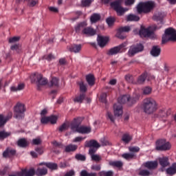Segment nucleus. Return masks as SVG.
Listing matches in <instances>:
<instances>
[{"label": "nucleus", "instance_id": "f257e3e1", "mask_svg": "<svg viewBox=\"0 0 176 176\" xmlns=\"http://www.w3.org/2000/svg\"><path fill=\"white\" fill-rule=\"evenodd\" d=\"M138 100H140V95L137 94H134L132 98L130 97V95H123L118 98V103L113 105L115 116H122L123 115V107L122 104H126L127 102L128 105H133Z\"/></svg>", "mask_w": 176, "mask_h": 176}, {"label": "nucleus", "instance_id": "f03ea898", "mask_svg": "<svg viewBox=\"0 0 176 176\" xmlns=\"http://www.w3.org/2000/svg\"><path fill=\"white\" fill-rule=\"evenodd\" d=\"M143 110L147 115H151L157 110V104L153 98H148L144 99L143 102Z\"/></svg>", "mask_w": 176, "mask_h": 176}, {"label": "nucleus", "instance_id": "7ed1b4c3", "mask_svg": "<svg viewBox=\"0 0 176 176\" xmlns=\"http://www.w3.org/2000/svg\"><path fill=\"white\" fill-rule=\"evenodd\" d=\"M43 176L46 175L47 174V168H38L35 171V169L33 168H30L29 170H27V169H23L20 173H18L19 176Z\"/></svg>", "mask_w": 176, "mask_h": 176}, {"label": "nucleus", "instance_id": "20e7f679", "mask_svg": "<svg viewBox=\"0 0 176 176\" xmlns=\"http://www.w3.org/2000/svg\"><path fill=\"white\" fill-rule=\"evenodd\" d=\"M153 9H155V2L151 1L141 2L137 6V11L139 14H141V13H151Z\"/></svg>", "mask_w": 176, "mask_h": 176}, {"label": "nucleus", "instance_id": "39448f33", "mask_svg": "<svg viewBox=\"0 0 176 176\" xmlns=\"http://www.w3.org/2000/svg\"><path fill=\"white\" fill-rule=\"evenodd\" d=\"M167 42H176V30L173 28L165 30L164 34L162 36V43H167Z\"/></svg>", "mask_w": 176, "mask_h": 176}, {"label": "nucleus", "instance_id": "423d86ee", "mask_svg": "<svg viewBox=\"0 0 176 176\" xmlns=\"http://www.w3.org/2000/svg\"><path fill=\"white\" fill-rule=\"evenodd\" d=\"M32 83H36L38 90H41V86L47 85V79L39 73H34L31 76Z\"/></svg>", "mask_w": 176, "mask_h": 176}, {"label": "nucleus", "instance_id": "0eeeda50", "mask_svg": "<svg viewBox=\"0 0 176 176\" xmlns=\"http://www.w3.org/2000/svg\"><path fill=\"white\" fill-rule=\"evenodd\" d=\"M110 6L116 12L117 16H123L126 12L129 11V8L122 7V2L119 0L111 2Z\"/></svg>", "mask_w": 176, "mask_h": 176}, {"label": "nucleus", "instance_id": "6e6552de", "mask_svg": "<svg viewBox=\"0 0 176 176\" xmlns=\"http://www.w3.org/2000/svg\"><path fill=\"white\" fill-rule=\"evenodd\" d=\"M155 149L162 152L170 151L171 149V144L166 142L165 139H160L156 141Z\"/></svg>", "mask_w": 176, "mask_h": 176}, {"label": "nucleus", "instance_id": "1a4fd4ad", "mask_svg": "<svg viewBox=\"0 0 176 176\" xmlns=\"http://www.w3.org/2000/svg\"><path fill=\"white\" fill-rule=\"evenodd\" d=\"M25 111V105H24V104L20 102L17 103L14 107V118L19 120L24 118V116H25L24 113Z\"/></svg>", "mask_w": 176, "mask_h": 176}, {"label": "nucleus", "instance_id": "9d476101", "mask_svg": "<svg viewBox=\"0 0 176 176\" xmlns=\"http://www.w3.org/2000/svg\"><path fill=\"white\" fill-rule=\"evenodd\" d=\"M85 147L89 148V154L94 155L98 151V148L101 147V145L99 144L98 142L96 140H91L89 141L85 142Z\"/></svg>", "mask_w": 176, "mask_h": 176}, {"label": "nucleus", "instance_id": "9b49d317", "mask_svg": "<svg viewBox=\"0 0 176 176\" xmlns=\"http://www.w3.org/2000/svg\"><path fill=\"white\" fill-rule=\"evenodd\" d=\"M126 46H127V43H123L118 46L111 48L107 52V54L108 56H114L119 53H123L126 52Z\"/></svg>", "mask_w": 176, "mask_h": 176}, {"label": "nucleus", "instance_id": "f8f14e48", "mask_svg": "<svg viewBox=\"0 0 176 176\" xmlns=\"http://www.w3.org/2000/svg\"><path fill=\"white\" fill-rule=\"evenodd\" d=\"M144 51V45L141 43L136 44L135 45H133L129 50L128 54L129 57H133L137 53H140Z\"/></svg>", "mask_w": 176, "mask_h": 176}, {"label": "nucleus", "instance_id": "ddd939ff", "mask_svg": "<svg viewBox=\"0 0 176 176\" xmlns=\"http://www.w3.org/2000/svg\"><path fill=\"white\" fill-rule=\"evenodd\" d=\"M168 115H171L170 109H162L159 110L157 113H155L154 115V117L162 118H167Z\"/></svg>", "mask_w": 176, "mask_h": 176}, {"label": "nucleus", "instance_id": "4468645a", "mask_svg": "<svg viewBox=\"0 0 176 176\" xmlns=\"http://www.w3.org/2000/svg\"><path fill=\"white\" fill-rule=\"evenodd\" d=\"M158 162L162 166L161 170L164 171V168L166 167H168L170 166V161L168 160V157H163L158 159Z\"/></svg>", "mask_w": 176, "mask_h": 176}, {"label": "nucleus", "instance_id": "2eb2a0df", "mask_svg": "<svg viewBox=\"0 0 176 176\" xmlns=\"http://www.w3.org/2000/svg\"><path fill=\"white\" fill-rule=\"evenodd\" d=\"M85 27H87V23L86 21L80 22L74 26L75 32L76 34H82Z\"/></svg>", "mask_w": 176, "mask_h": 176}, {"label": "nucleus", "instance_id": "dca6fc26", "mask_svg": "<svg viewBox=\"0 0 176 176\" xmlns=\"http://www.w3.org/2000/svg\"><path fill=\"white\" fill-rule=\"evenodd\" d=\"M157 161H148L143 164V166L148 170H156L158 166Z\"/></svg>", "mask_w": 176, "mask_h": 176}, {"label": "nucleus", "instance_id": "f3484780", "mask_svg": "<svg viewBox=\"0 0 176 176\" xmlns=\"http://www.w3.org/2000/svg\"><path fill=\"white\" fill-rule=\"evenodd\" d=\"M160 53H162V48H160L159 45H153L150 52V54H151L153 57H159Z\"/></svg>", "mask_w": 176, "mask_h": 176}, {"label": "nucleus", "instance_id": "a211bd4d", "mask_svg": "<svg viewBox=\"0 0 176 176\" xmlns=\"http://www.w3.org/2000/svg\"><path fill=\"white\" fill-rule=\"evenodd\" d=\"M97 41L98 45L100 46V47H104L107 43H108V41H109V38L108 37L98 36Z\"/></svg>", "mask_w": 176, "mask_h": 176}, {"label": "nucleus", "instance_id": "6ab92c4d", "mask_svg": "<svg viewBox=\"0 0 176 176\" xmlns=\"http://www.w3.org/2000/svg\"><path fill=\"white\" fill-rule=\"evenodd\" d=\"M17 146H19V148H28L30 146V142L27 140L25 138H21L18 140Z\"/></svg>", "mask_w": 176, "mask_h": 176}, {"label": "nucleus", "instance_id": "aec40b11", "mask_svg": "<svg viewBox=\"0 0 176 176\" xmlns=\"http://www.w3.org/2000/svg\"><path fill=\"white\" fill-rule=\"evenodd\" d=\"M76 131L80 134H89L91 133V128L90 126H80Z\"/></svg>", "mask_w": 176, "mask_h": 176}, {"label": "nucleus", "instance_id": "412c9836", "mask_svg": "<svg viewBox=\"0 0 176 176\" xmlns=\"http://www.w3.org/2000/svg\"><path fill=\"white\" fill-rule=\"evenodd\" d=\"M140 36L142 38H146L152 35V31L145 28H142L139 32Z\"/></svg>", "mask_w": 176, "mask_h": 176}, {"label": "nucleus", "instance_id": "4be33fe9", "mask_svg": "<svg viewBox=\"0 0 176 176\" xmlns=\"http://www.w3.org/2000/svg\"><path fill=\"white\" fill-rule=\"evenodd\" d=\"M69 52L72 53H80L82 50V44H73L69 48Z\"/></svg>", "mask_w": 176, "mask_h": 176}, {"label": "nucleus", "instance_id": "5701e85b", "mask_svg": "<svg viewBox=\"0 0 176 176\" xmlns=\"http://www.w3.org/2000/svg\"><path fill=\"white\" fill-rule=\"evenodd\" d=\"M96 30L92 28L89 27H85L82 31V34L83 35H89V36H94V35H96Z\"/></svg>", "mask_w": 176, "mask_h": 176}, {"label": "nucleus", "instance_id": "b1692460", "mask_svg": "<svg viewBox=\"0 0 176 176\" xmlns=\"http://www.w3.org/2000/svg\"><path fill=\"white\" fill-rule=\"evenodd\" d=\"M148 77V73L144 72L141 76H140L137 81L135 82V85H142L144 83L145 80H146V78Z\"/></svg>", "mask_w": 176, "mask_h": 176}, {"label": "nucleus", "instance_id": "393cba45", "mask_svg": "<svg viewBox=\"0 0 176 176\" xmlns=\"http://www.w3.org/2000/svg\"><path fill=\"white\" fill-rule=\"evenodd\" d=\"M50 87H60V79L57 77H52L50 83Z\"/></svg>", "mask_w": 176, "mask_h": 176}, {"label": "nucleus", "instance_id": "a878e982", "mask_svg": "<svg viewBox=\"0 0 176 176\" xmlns=\"http://www.w3.org/2000/svg\"><path fill=\"white\" fill-rule=\"evenodd\" d=\"M12 113H10L6 118H4L3 115H0V127L4 126L9 119H12Z\"/></svg>", "mask_w": 176, "mask_h": 176}, {"label": "nucleus", "instance_id": "bb28decb", "mask_svg": "<svg viewBox=\"0 0 176 176\" xmlns=\"http://www.w3.org/2000/svg\"><path fill=\"white\" fill-rule=\"evenodd\" d=\"M80 126V121L79 118H74V121L71 123L72 130H76Z\"/></svg>", "mask_w": 176, "mask_h": 176}, {"label": "nucleus", "instance_id": "cd10ccee", "mask_svg": "<svg viewBox=\"0 0 176 176\" xmlns=\"http://www.w3.org/2000/svg\"><path fill=\"white\" fill-rule=\"evenodd\" d=\"M78 149V146L75 144H69L67 146H65L64 151L69 153V152H75Z\"/></svg>", "mask_w": 176, "mask_h": 176}, {"label": "nucleus", "instance_id": "c85d7f7f", "mask_svg": "<svg viewBox=\"0 0 176 176\" xmlns=\"http://www.w3.org/2000/svg\"><path fill=\"white\" fill-rule=\"evenodd\" d=\"M168 175H174L176 174V163H173L172 166L166 169Z\"/></svg>", "mask_w": 176, "mask_h": 176}, {"label": "nucleus", "instance_id": "c756f323", "mask_svg": "<svg viewBox=\"0 0 176 176\" xmlns=\"http://www.w3.org/2000/svg\"><path fill=\"white\" fill-rule=\"evenodd\" d=\"M44 164L47 167V168H50V170H57L58 166L57 164L56 163H52V162H47V163H40L39 166H42Z\"/></svg>", "mask_w": 176, "mask_h": 176}, {"label": "nucleus", "instance_id": "7c9ffc66", "mask_svg": "<svg viewBox=\"0 0 176 176\" xmlns=\"http://www.w3.org/2000/svg\"><path fill=\"white\" fill-rule=\"evenodd\" d=\"M85 98H86V94L80 93L79 96L75 97L74 101V102H79L80 104H82Z\"/></svg>", "mask_w": 176, "mask_h": 176}, {"label": "nucleus", "instance_id": "2f4dec72", "mask_svg": "<svg viewBox=\"0 0 176 176\" xmlns=\"http://www.w3.org/2000/svg\"><path fill=\"white\" fill-rule=\"evenodd\" d=\"M109 164L112 167H116L117 168H122V167H123V162L121 161H110Z\"/></svg>", "mask_w": 176, "mask_h": 176}, {"label": "nucleus", "instance_id": "473e14b6", "mask_svg": "<svg viewBox=\"0 0 176 176\" xmlns=\"http://www.w3.org/2000/svg\"><path fill=\"white\" fill-rule=\"evenodd\" d=\"M131 140H133V136H131L129 133H124L122 135V141H123V142H124L125 144H129V142H130Z\"/></svg>", "mask_w": 176, "mask_h": 176}, {"label": "nucleus", "instance_id": "72a5a7b5", "mask_svg": "<svg viewBox=\"0 0 176 176\" xmlns=\"http://www.w3.org/2000/svg\"><path fill=\"white\" fill-rule=\"evenodd\" d=\"M86 80L89 86H94V76L93 74L87 75Z\"/></svg>", "mask_w": 176, "mask_h": 176}, {"label": "nucleus", "instance_id": "f704fd0d", "mask_svg": "<svg viewBox=\"0 0 176 176\" xmlns=\"http://www.w3.org/2000/svg\"><path fill=\"white\" fill-rule=\"evenodd\" d=\"M28 3L29 8H35L36 5L39 4V0H24Z\"/></svg>", "mask_w": 176, "mask_h": 176}, {"label": "nucleus", "instance_id": "c9c22d12", "mask_svg": "<svg viewBox=\"0 0 176 176\" xmlns=\"http://www.w3.org/2000/svg\"><path fill=\"white\" fill-rule=\"evenodd\" d=\"M101 20V15L100 14H94L91 16L90 21L91 23H97Z\"/></svg>", "mask_w": 176, "mask_h": 176}, {"label": "nucleus", "instance_id": "e433bc0d", "mask_svg": "<svg viewBox=\"0 0 176 176\" xmlns=\"http://www.w3.org/2000/svg\"><path fill=\"white\" fill-rule=\"evenodd\" d=\"M126 21H140V16L134 14H129L126 17Z\"/></svg>", "mask_w": 176, "mask_h": 176}, {"label": "nucleus", "instance_id": "4c0bfd02", "mask_svg": "<svg viewBox=\"0 0 176 176\" xmlns=\"http://www.w3.org/2000/svg\"><path fill=\"white\" fill-rule=\"evenodd\" d=\"M16 149L8 147L6 151H3V155H16Z\"/></svg>", "mask_w": 176, "mask_h": 176}, {"label": "nucleus", "instance_id": "58836bf2", "mask_svg": "<svg viewBox=\"0 0 176 176\" xmlns=\"http://www.w3.org/2000/svg\"><path fill=\"white\" fill-rule=\"evenodd\" d=\"M12 135V133L10 132H6L5 131H0V140H5L6 138H8V137H10Z\"/></svg>", "mask_w": 176, "mask_h": 176}, {"label": "nucleus", "instance_id": "ea45409f", "mask_svg": "<svg viewBox=\"0 0 176 176\" xmlns=\"http://www.w3.org/2000/svg\"><path fill=\"white\" fill-rule=\"evenodd\" d=\"M78 85L80 86V91L81 93H86L87 91V87L82 81H80L78 83Z\"/></svg>", "mask_w": 176, "mask_h": 176}, {"label": "nucleus", "instance_id": "a19ab883", "mask_svg": "<svg viewBox=\"0 0 176 176\" xmlns=\"http://www.w3.org/2000/svg\"><path fill=\"white\" fill-rule=\"evenodd\" d=\"M25 87L24 84H19L17 87H11V91H20Z\"/></svg>", "mask_w": 176, "mask_h": 176}, {"label": "nucleus", "instance_id": "79ce46f5", "mask_svg": "<svg viewBox=\"0 0 176 176\" xmlns=\"http://www.w3.org/2000/svg\"><path fill=\"white\" fill-rule=\"evenodd\" d=\"M52 144L55 148H58V149L63 150L64 148H65V146L63 144V143L58 142L57 141H54Z\"/></svg>", "mask_w": 176, "mask_h": 176}, {"label": "nucleus", "instance_id": "37998d69", "mask_svg": "<svg viewBox=\"0 0 176 176\" xmlns=\"http://www.w3.org/2000/svg\"><path fill=\"white\" fill-rule=\"evenodd\" d=\"M98 174L100 176H113V171L109 170L107 172H105V171L102 170V171H100Z\"/></svg>", "mask_w": 176, "mask_h": 176}, {"label": "nucleus", "instance_id": "c03bdc74", "mask_svg": "<svg viewBox=\"0 0 176 176\" xmlns=\"http://www.w3.org/2000/svg\"><path fill=\"white\" fill-rule=\"evenodd\" d=\"M153 19L155 21H160L161 24H163V17L160 16V14H155L153 16Z\"/></svg>", "mask_w": 176, "mask_h": 176}, {"label": "nucleus", "instance_id": "a18cd8bd", "mask_svg": "<svg viewBox=\"0 0 176 176\" xmlns=\"http://www.w3.org/2000/svg\"><path fill=\"white\" fill-rule=\"evenodd\" d=\"M80 176H97V173H87V170H83L80 172Z\"/></svg>", "mask_w": 176, "mask_h": 176}, {"label": "nucleus", "instance_id": "49530a36", "mask_svg": "<svg viewBox=\"0 0 176 176\" xmlns=\"http://www.w3.org/2000/svg\"><path fill=\"white\" fill-rule=\"evenodd\" d=\"M118 30L121 32H130L131 31V28L130 26H124V27H120L118 28Z\"/></svg>", "mask_w": 176, "mask_h": 176}, {"label": "nucleus", "instance_id": "de8ad7c7", "mask_svg": "<svg viewBox=\"0 0 176 176\" xmlns=\"http://www.w3.org/2000/svg\"><path fill=\"white\" fill-rule=\"evenodd\" d=\"M91 159L94 162H96V163H98V162H100L102 157L99 155H91Z\"/></svg>", "mask_w": 176, "mask_h": 176}, {"label": "nucleus", "instance_id": "09e8293b", "mask_svg": "<svg viewBox=\"0 0 176 176\" xmlns=\"http://www.w3.org/2000/svg\"><path fill=\"white\" fill-rule=\"evenodd\" d=\"M94 0H82L81 5L84 7L90 6Z\"/></svg>", "mask_w": 176, "mask_h": 176}, {"label": "nucleus", "instance_id": "8fccbe9b", "mask_svg": "<svg viewBox=\"0 0 176 176\" xmlns=\"http://www.w3.org/2000/svg\"><path fill=\"white\" fill-rule=\"evenodd\" d=\"M106 23L108 24L109 27H112L115 23V19L109 17L106 19Z\"/></svg>", "mask_w": 176, "mask_h": 176}, {"label": "nucleus", "instance_id": "3c124183", "mask_svg": "<svg viewBox=\"0 0 176 176\" xmlns=\"http://www.w3.org/2000/svg\"><path fill=\"white\" fill-rule=\"evenodd\" d=\"M49 120L51 124H56L57 123V116H49Z\"/></svg>", "mask_w": 176, "mask_h": 176}, {"label": "nucleus", "instance_id": "603ef678", "mask_svg": "<svg viewBox=\"0 0 176 176\" xmlns=\"http://www.w3.org/2000/svg\"><path fill=\"white\" fill-rule=\"evenodd\" d=\"M117 38H119V39H124L126 38V35H124V33L121 32L118 29L117 34H116Z\"/></svg>", "mask_w": 176, "mask_h": 176}, {"label": "nucleus", "instance_id": "864d4df0", "mask_svg": "<svg viewBox=\"0 0 176 176\" xmlns=\"http://www.w3.org/2000/svg\"><path fill=\"white\" fill-rule=\"evenodd\" d=\"M129 149L132 153H137L140 152V147L138 146H130L129 147Z\"/></svg>", "mask_w": 176, "mask_h": 176}, {"label": "nucleus", "instance_id": "5fc2aeb1", "mask_svg": "<svg viewBox=\"0 0 176 176\" xmlns=\"http://www.w3.org/2000/svg\"><path fill=\"white\" fill-rule=\"evenodd\" d=\"M139 175L141 176H149L151 175V172L148 170H142L139 172Z\"/></svg>", "mask_w": 176, "mask_h": 176}, {"label": "nucleus", "instance_id": "6e6d98bb", "mask_svg": "<svg viewBox=\"0 0 176 176\" xmlns=\"http://www.w3.org/2000/svg\"><path fill=\"white\" fill-rule=\"evenodd\" d=\"M151 93H152V88L149 87H146L143 89V94L146 96L148 94H151Z\"/></svg>", "mask_w": 176, "mask_h": 176}, {"label": "nucleus", "instance_id": "4d7b16f0", "mask_svg": "<svg viewBox=\"0 0 176 176\" xmlns=\"http://www.w3.org/2000/svg\"><path fill=\"white\" fill-rule=\"evenodd\" d=\"M122 157L126 159V160H133V159H135V155H122Z\"/></svg>", "mask_w": 176, "mask_h": 176}, {"label": "nucleus", "instance_id": "13d9d810", "mask_svg": "<svg viewBox=\"0 0 176 176\" xmlns=\"http://www.w3.org/2000/svg\"><path fill=\"white\" fill-rule=\"evenodd\" d=\"M100 101L104 104H107V93H103L100 95Z\"/></svg>", "mask_w": 176, "mask_h": 176}, {"label": "nucleus", "instance_id": "bf43d9fd", "mask_svg": "<svg viewBox=\"0 0 176 176\" xmlns=\"http://www.w3.org/2000/svg\"><path fill=\"white\" fill-rule=\"evenodd\" d=\"M43 58L44 60H47V61H52V60L54 59V56L52 54H49L48 55H45Z\"/></svg>", "mask_w": 176, "mask_h": 176}, {"label": "nucleus", "instance_id": "052dcab7", "mask_svg": "<svg viewBox=\"0 0 176 176\" xmlns=\"http://www.w3.org/2000/svg\"><path fill=\"white\" fill-rule=\"evenodd\" d=\"M41 122L42 123V124H47V123H49L50 122V119L49 117H42L41 119Z\"/></svg>", "mask_w": 176, "mask_h": 176}, {"label": "nucleus", "instance_id": "680f3d73", "mask_svg": "<svg viewBox=\"0 0 176 176\" xmlns=\"http://www.w3.org/2000/svg\"><path fill=\"white\" fill-rule=\"evenodd\" d=\"M67 129H68V125L66 123H63L60 126H59V131L63 133V131H65Z\"/></svg>", "mask_w": 176, "mask_h": 176}, {"label": "nucleus", "instance_id": "e2e57ef3", "mask_svg": "<svg viewBox=\"0 0 176 176\" xmlns=\"http://www.w3.org/2000/svg\"><path fill=\"white\" fill-rule=\"evenodd\" d=\"M76 160H80L81 162H85V160H86V156L83 155H76Z\"/></svg>", "mask_w": 176, "mask_h": 176}, {"label": "nucleus", "instance_id": "0e129e2a", "mask_svg": "<svg viewBox=\"0 0 176 176\" xmlns=\"http://www.w3.org/2000/svg\"><path fill=\"white\" fill-rule=\"evenodd\" d=\"M86 138H83V137H76L73 140V142H82V141H83V140H85Z\"/></svg>", "mask_w": 176, "mask_h": 176}, {"label": "nucleus", "instance_id": "69168bd1", "mask_svg": "<svg viewBox=\"0 0 176 176\" xmlns=\"http://www.w3.org/2000/svg\"><path fill=\"white\" fill-rule=\"evenodd\" d=\"M125 80H126V82L129 83H135V82L133 81V76L130 75L125 76Z\"/></svg>", "mask_w": 176, "mask_h": 176}, {"label": "nucleus", "instance_id": "338daca9", "mask_svg": "<svg viewBox=\"0 0 176 176\" xmlns=\"http://www.w3.org/2000/svg\"><path fill=\"white\" fill-rule=\"evenodd\" d=\"M107 118L110 119L111 122L113 123V122H115V117L113 116V115H112L109 111L107 112Z\"/></svg>", "mask_w": 176, "mask_h": 176}, {"label": "nucleus", "instance_id": "774afa93", "mask_svg": "<svg viewBox=\"0 0 176 176\" xmlns=\"http://www.w3.org/2000/svg\"><path fill=\"white\" fill-rule=\"evenodd\" d=\"M100 142L103 146H107V145H109V142L104 138L100 140Z\"/></svg>", "mask_w": 176, "mask_h": 176}]
</instances>
